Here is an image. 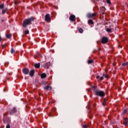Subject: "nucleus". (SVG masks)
Listing matches in <instances>:
<instances>
[{
    "instance_id": "1",
    "label": "nucleus",
    "mask_w": 128,
    "mask_h": 128,
    "mask_svg": "<svg viewBox=\"0 0 128 128\" xmlns=\"http://www.w3.org/2000/svg\"><path fill=\"white\" fill-rule=\"evenodd\" d=\"M34 18L31 17L30 18H28L24 20L23 22V27L26 28V26H28L30 24H32V22H34Z\"/></svg>"
},
{
    "instance_id": "2",
    "label": "nucleus",
    "mask_w": 128,
    "mask_h": 128,
    "mask_svg": "<svg viewBox=\"0 0 128 128\" xmlns=\"http://www.w3.org/2000/svg\"><path fill=\"white\" fill-rule=\"evenodd\" d=\"M95 94L96 96H106L104 91L96 90Z\"/></svg>"
},
{
    "instance_id": "3",
    "label": "nucleus",
    "mask_w": 128,
    "mask_h": 128,
    "mask_svg": "<svg viewBox=\"0 0 128 128\" xmlns=\"http://www.w3.org/2000/svg\"><path fill=\"white\" fill-rule=\"evenodd\" d=\"M98 15V13L94 12V13H88L87 14V18H96V16Z\"/></svg>"
},
{
    "instance_id": "4",
    "label": "nucleus",
    "mask_w": 128,
    "mask_h": 128,
    "mask_svg": "<svg viewBox=\"0 0 128 128\" xmlns=\"http://www.w3.org/2000/svg\"><path fill=\"white\" fill-rule=\"evenodd\" d=\"M108 42V37L103 36L102 38V43L103 44H106Z\"/></svg>"
},
{
    "instance_id": "5",
    "label": "nucleus",
    "mask_w": 128,
    "mask_h": 128,
    "mask_svg": "<svg viewBox=\"0 0 128 128\" xmlns=\"http://www.w3.org/2000/svg\"><path fill=\"white\" fill-rule=\"evenodd\" d=\"M45 20L46 22H50L51 19H50V14H46L45 16Z\"/></svg>"
},
{
    "instance_id": "6",
    "label": "nucleus",
    "mask_w": 128,
    "mask_h": 128,
    "mask_svg": "<svg viewBox=\"0 0 128 128\" xmlns=\"http://www.w3.org/2000/svg\"><path fill=\"white\" fill-rule=\"evenodd\" d=\"M22 72L24 74H28V72H30V70L28 68H24L22 70Z\"/></svg>"
},
{
    "instance_id": "7",
    "label": "nucleus",
    "mask_w": 128,
    "mask_h": 128,
    "mask_svg": "<svg viewBox=\"0 0 128 128\" xmlns=\"http://www.w3.org/2000/svg\"><path fill=\"white\" fill-rule=\"evenodd\" d=\"M69 19L71 20V22H76V16L72 15V14L70 16Z\"/></svg>"
},
{
    "instance_id": "8",
    "label": "nucleus",
    "mask_w": 128,
    "mask_h": 128,
    "mask_svg": "<svg viewBox=\"0 0 128 128\" xmlns=\"http://www.w3.org/2000/svg\"><path fill=\"white\" fill-rule=\"evenodd\" d=\"M50 66V62H47L44 64V68H48Z\"/></svg>"
},
{
    "instance_id": "9",
    "label": "nucleus",
    "mask_w": 128,
    "mask_h": 128,
    "mask_svg": "<svg viewBox=\"0 0 128 128\" xmlns=\"http://www.w3.org/2000/svg\"><path fill=\"white\" fill-rule=\"evenodd\" d=\"M30 76H34V70H32L30 71Z\"/></svg>"
},
{
    "instance_id": "10",
    "label": "nucleus",
    "mask_w": 128,
    "mask_h": 128,
    "mask_svg": "<svg viewBox=\"0 0 128 128\" xmlns=\"http://www.w3.org/2000/svg\"><path fill=\"white\" fill-rule=\"evenodd\" d=\"M44 90H52V87L48 85H47L45 88Z\"/></svg>"
},
{
    "instance_id": "11",
    "label": "nucleus",
    "mask_w": 128,
    "mask_h": 128,
    "mask_svg": "<svg viewBox=\"0 0 128 128\" xmlns=\"http://www.w3.org/2000/svg\"><path fill=\"white\" fill-rule=\"evenodd\" d=\"M34 68H40V63L35 64Z\"/></svg>"
},
{
    "instance_id": "12",
    "label": "nucleus",
    "mask_w": 128,
    "mask_h": 128,
    "mask_svg": "<svg viewBox=\"0 0 128 128\" xmlns=\"http://www.w3.org/2000/svg\"><path fill=\"white\" fill-rule=\"evenodd\" d=\"M128 118H125L124 122V126H127L128 125Z\"/></svg>"
},
{
    "instance_id": "13",
    "label": "nucleus",
    "mask_w": 128,
    "mask_h": 128,
    "mask_svg": "<svg viewBox=\"0 0 128 128\" xmlns=\"http://www.w3.org/2000/svg\"><path fill=\"white\" fill-rule=\"evenodd\" d=\"M46 78V73H43L41 75V78Z\"/></svg>"
},
{
    "instance_id": "14",
    "label": "nucleus",
    "mask_w": 128,
    "mask_h": 128,
    "mask_svg": "<svg viewBox=\"0 0 128 128\" xmlns=\"http://www.w3.org/2000/svg\"><path fill=\"white\" fill-rule=\"evenodd\" d=\"M4 4H2L0 5V10H4Z\"/></svg>"
},
{
    "instance_id": "15",
    "label": "nucleus",
    "mask_w": 128,
    "mask_h": 128,
    "mask_svg": "<svg viewBox=\"0 0 128 128\" xmlns=\"http://www.w3.org/2000/svg\"><path fill=\"white\" fill-rule=\"evenodd\" d=\"M8 10V8H5V9H4L2 10V14H6V11Z\"/></svg>"
},
{
    "instance_id": "16",
    "label": "nucleus",
    "mask_w": 128,
    "mask_h": 128,
    "mask_svg": "<svg viewBox=\"0 0 128 128\" xmlns=\"http://www.w3.org/2000/svg\"><path fill=\"white\" fill-rule=\"evenodd\" d=\"M88 24H94V22H92V20H88Z\"/></svg>"
},
{
    "instance_id": "17",
    "label": "nucleus",
    "mask_w": 128,
    "mask_h": 128,
    "mask_svg": "<svg viewBox=\"0 0 128 128\" xmlns=\"http://www.w3.org/2000/svg\"><path fill=\"white\" fill-rule=\"evenodd\" d=\"M78 30L80 34H82V32H84V30L82 28H79Z\"/></svg>"
},
{
    "instance_id": "18",
    "label": "nucleus",
    "mask_w": 128,
    "mask_h": 128,
    "mask_svg": "<svg viewBox=\"0 0 128 128\" xmlns=\"http://www.w3.org/2000/svg\"><path fill=\"white\" fill-rule=\"evenodd\" d=\"M6 37L7 38H12V34H7L6 35Z\"/></svg>"
},
{
    "instance_id": "19",
    "label": "nucleus",
    "mask_w": 128,
    "mask_h": 128,
    "mask_svg": "<svg viewBox=\"0 0 128 128\" xmlns=\"http://www.w3.org/2000/svg\"><path fill=\"white\" fill-rule=\"evenodd\" d=\"M94 62V60H88V64H92Z\"/></svg>"
},
{
    "instance_id": "20",
    "label": "nucleus",
    "mask_w": 128,
    "mask_h": 128,
    "mask_svg": "<svg viewBox=\"0 0 128 128\" xmlns=\"http://www.w3.org/2000/svg\"><path fill=\"white\" fill-rule=\"evenodd\" d=\"M102 76L106 78H108V75L106 74H103Z\"/></svg>"
},
{
    "instance_id": "21",
    "label": "nucleus",
    "mask_w": 128,
    "mask_h": 128,
    "mask_svg": "<svg viewBox=\"0 0 128 128\" xmlns=\"http://www.w3.org/2000/svg\"><path fill=\"white\" fill-rule=\"evenodd\" d=\"M106 32H112V29L110 28H107L106 29Z\"/></svg>"
},
{
    "instance_id": "22",
    "label": "nucleus",
    "mask_w": 128,
    "mask_h": 128,
    "mask_svg": "<svg viewBox=\"0 0 128 128\" xmlns=\"http://www.w3.org/2000/svg\"><path fill=\"white\" fill-rule=\"evenodd\" d=\"M92 90H96V86H92Z\"/></svg>"
},
{
    "instance_id": "23",
    "label": "nucleus",
    "mask_w": 128,
    "mask_h": 128,
    "mask_svg": "<svg viewBox=\"0 0 128 128\" xmlns=\"http://www.w3.org/2000/svg\"><path fill=\"white\" fill-rule=\"evenodd\" d=\"M10 52H11V54H14V53L16 52V51H14V48H12L11 49Z\"/></svg>"
},
{
    "instance_id": "24",
    "label": "nucleus",
    "mask_w": 128,
    "mask_h": 128,
    "mask_svg": "<svg viewBox=\"0 0 128 128\" xmlns=\"http://www.w3.org/2000/svg\"><path fill=\"white\" fill-rule=\"evenodd\" d=\"M106 99H104V102L102 103V104H103V106H106Z\"/></svg>"
},
{
    "instance_id": "25",
    "label": "nucleus",
    "mask_w": 128,
    "mask_h": 128,
    "mask_svg": "<svg viewBox=\"0 0 128 128\" xmlns=\"http://www.w3.org/2000/svg\"><path fill=\"white\" fill-rule=\"evenodd\" d=\"M26 34H30V31L28 30H26L24 31Z\"/></svg>"
},
{
    "instance_id": "26",
    "label": "nucleus",
    "mask_w": 128,
    "mask_h": 128,
    "mask_svg": "<svg viewBox=\"0 0 128 128\" xmlns=\"http://www.w3.org/2000/svg\"><path fill=\"white\" fill-rule=\"evenodd\" d=\"M106 2H107V4H112V2H110V0H107Z\"/></svg>"
},
{
    "instance_id": "27",
    "label": "nucleus",
    "mask_w": 128,
    "mask_h": 128,
    "mask_svg": "<svg viewBox=\"0 0 128 128\" xmlns=\"http://www.w3.org/2000/svg\"><path fill=\"white\" fill-rule=\"evenodd\" d=\"M122 65L124 66H128V62H126V63H124V64H122Z\"/></svg>"
},
{
    "instance_id": "28",
    "label": "nucleus",
    "mask_w": 128,
    "mask_h": 128,
    "mask_svg": "<svg viewBox=\"0 0 128 128\" xmlns=\"http://www.w3.org/2000/svg\"><path fill=\"white\" fill-rule=\"evenodd\" d=\"M12 112H16V108H13Z\"/></svg>"
},
{
    "instance_id": "29",
    "label": "nucleus",
    "mask_w": 128,
    "mask_h": 128,
    "mask_svg": "<svg viewBox=\"0 0 128 128\" xmlns=\"http://www.w3.org/2000/svg\"><path fill=\"white\" fill-rule=\"evenodd\" d=\"M88 124H85V125L83 126L84 128H88Z\"/></svg>"
},
{
    "instance_id": "30",
    "label": "nucleus",
    "mask_w": 128,
    "mask_h": 128,
    "mask_svg": "<svg viewBox=\"0 0 128 128\" xmlns=\"http://www.w3.org/2000/svg\"><path fill=\"white\" fill-rule=\"evenodd\" d=\"M126 112H128V110H124L123 113L124 114H126Z\"/></svg>"
},
{
    "instance_id": "31",
    "label": "nucleus",
    "mask_w": 128,
    "mask_h": 128,
    "mask_svg": "<svg viewBox=\"0 0 128 128\" xmlns=\"http://www.w3.org/2000/svg\"><path fill=\"white\" fill-rule=\"evenodd\" d=\"M6 128H10V124L7 125Z\"/></svg>"
},
{
    "instance_id": "32",
    "label": "nucleus",
    "mask_w": 128,
    "mask_h": 128,
    "mask_svg": "<svg viewBox=\"0 0 128 128\" xmlns=\"http://www.w3.org/2000/svg\"><path fill=\"white\" fill-rule=\"evenodd\" d=\"M100 80H104V77H100Z\"/></svg>"
},
{
    "instance_id": "33",
    "label": "nucleus",
    "mask_w": 128,
    "mask_h": 128,
    "mask_svg": "<svg viewBox=\"0 0 128 128\" xmlns=\"http://www.w3.org/2000/svg\"><path fill=\"white\" fill-rule=\"evenodd\" d=\"M96 78L98 79L100 78V76H96Z\"/></svg>"
},
{
    "instance_id": "34",
    "label": "nucleus",
    "mask_w": 128,
    "mask_h": 128,
    "mask_svg": "<svg viewBox=\"0 0 128 128\" xmlns=\"http://www.w3.org/2000/svg\"><path fill=\"white\" fill-rule=\"evenodd\" d=\"M12 73L10 72V73H8V74H9V76H12Z\"/></svg>"
},
{
    "instance_id": "35",
    "label": "nucleus",
    "mask_w": 128,
    "mask_h": 128,
    "mask_svg": "<svg viewBox=\"0 0 128 128\" xmlns=\"http://www.w3.org/2000/svg\"><path fill=\"white\" fill-rule=\"evenodd\" d=\"M15 4H18V2H15Z\"/></svg>"
},
{
    "instance_id": "36",
    "label": "nucleus",
    "mask_w": 128,
    "mask_h": 128,
    "mask_svg": "<svg viewBox=\"0 0 128 128\" xmlns=\"http://www.w3.org/2000/svg\"><path fill=\"white\" fill-rule=\"evenodd\" d=\"M2 41V37L0 36V42Z\"/></svg>"
},
{
    "instance_id": "37",
    "label": "nucleus",
    "mask_w": 128,
    "mask_h": 128,
    "mask_svg": "<svg viewBox=\"0 0 128 128\" xmlns=\"http://www.w3.org/2000/svg\"><path fill=\"white\" fill-rule=\"evenodd\" d=\"M102 8H104V10H106V8L104 6L102 7Z\"/></svg>"
},
{
    "instance_id": "38",
    "label": "nucleus",
    "mask_w": 128,
    "mask_h": 128,
    "mask_svg": "<svg viewBox=\"0 0 128 128\" xmlns=\"http://www.w3.org/2000/svg\"><path fill=\"white\" fill-rule=\"evenodd\" d=\"M2 48H4V45H3V46H2Z\"/></svg>"
},
{
    "instance_id": "39",
    "label": "nucleus",
    "mask_w": 128,
    "mask_h": 128,
    "mask_svg": "<svg viewBox=\"0 0 128 128\" xmlns=\"http://www.w3.org/2000/svg\"><path fill=\"white\" fill-rule=\"evenodd\" d=\"M102 14H104V12H102Z\"/></svg>"
},
{
    "instance_id": "40",
    "label": "nucleus",
    "mask_w": 128,
    "mask_h": 128,
    "mask_svg": "<svg viewBox=\"0 0 128 128\" xmlns=\"http://www.w3.org/2000/svg\"><path fill=\"white\" fill-rule=\"evenodd\" d=\"M76 24V22H75L74 23V24Z\"/></svg>"
}]
</instances>
